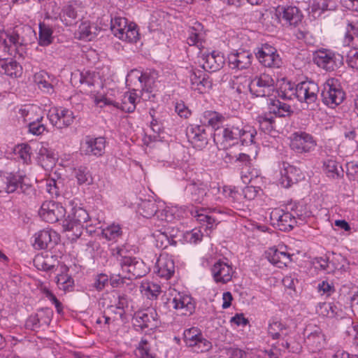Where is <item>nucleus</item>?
<instances>
[{
  "mask_svg": "<svg viewBox=\"0 0 358 358\" xmlns=\"http://www.w3.org/2000/svg\"><path fill=\"white\" fill-rule=\"evenodd\" d=\"M218 185L211 186L200 180L189 182L185 188L186 198L193 204L208 206L220 201Z\"/></svg>",
  "mask_w": 358,
  "mask_h": 358,
  "instance_id": "nucleus-1",
  "label": "nucleus"
},
{
  "mask_svg": "<svg viewBox=\"0 0 358 358\" xmlns=\"http://www.w3.org/2000/svg\"><path fill=\"white\" fill-rule=\"evenodd\" d=\"M257 131L254 127L237 120L228 122L219 132L215 133L214 141L221 136L222 142L234 143L239 140L242 145H249L254 143Z\"/></svg>",
  "mask_w": 358,
  "mask_h": 358,
  "instance_id": "nucleus-2",
  "label": "nucleus"
},
{
  "mask_svg": "<svg viewBox=\"0 0 358 358\" xmlns=\"http://www.w3.org/2000/svg\"><path fill=\"white\" fill-rule=\"evenodd\" d=\"M90 216L87 211L82 207H74L71 213L63 221L62 227L64 231L69 232L68 238L72 241L77 240L83 234V224L85 227L90 226L89 222Z\"/></svg>",
  "mask_w": 358,
  "mask_h": 358,
  "instance_id": "nucleus-3",
  "label": "nucleus"
},
{
  "mask_svg": "<svg viewBox=\"0 0 358 358\" xmlns=\"http://www.w3.org/2000/svg\"><path fill=\"white\" fill-rule=\"evenodd\" d=\"M24 28L22 25H16L6 30H0V48H3L4 52L12 55L13 51L24 45L26 43L23 36Z\"/></svg>",
  "mask_w": 358,
  "mask_h": 358,
  "instance_id": "nucleus-4",
  "label": "nucleus"
},
{
  "mask_svg": "<svg viewBox=\"0 0 358 358\" xmlns=\"http://www.w3.org/2000/svg\"><path fill=\"white\" fill-rule=\"evenodd\" d=\"M183 341L185 345L196 353H204L213 348L212 343L203 336L198 327H193L185 329L183 333Z\"/></svg>",
  "mask_w": 358,
  "mask_h": 358,
  "instance_id": "nucleus-5",
  "label": "nucleus"
},
{
  "mask_svg": "<svg viewBox=\"0 0 358 358\" xmlns=\"http://www.w3.org/2000/svg\"><path fill=\"white\" fill-rule=\"evenodd\" d=\"M290 331L289 327L276 317H272L268 322L267 335L272 340H281L279 350L289 351L290 343L287 338Z\"/></svg>",
  "mask_w": 358,
  "mask_h": 358,
  "instance_id": "nucleus-6",
  "label": "nucleus"
},
{
  "mask_svg": "<svg viewBox=\"0 0 358 358\" xmlns=\"http://www.w3.org/2000/svg\"><path fill=\"white\" fill-rule=\"evenodd\" d=\"M226 213L229 215H234V210L231 209H223L220 208L210 207H194L190 211L191 215L202 227H206V231H211L215 229L217 224L216 220L210 215V213Z\"/></svg>",
  "mask_w": 358,
  "mask_h": 358,
  "instance_id": "nucleus-7",
  "label": "nucleus"
},
{
  "mask_svg": "<svg viewBox=\"0 0 358 358\" xmlns=\"http://www.w3.org/2000/svg\"><path fill=\"white\" fill-rule=\"evenodd\" d=\"M255 54L259 62L264 67L278 69L283 64L277 49L268 43L262 44L256 49Z\"/></svg>",
  "mask_w": 358,
  "mask_h": 358,
  "instance_id": "nucleus-8",
  "label": "nucleus"
},
{
  "mask_svg": "<svg viewBox=\"0 0 358 358\" xmlns=\"http://www.w3.org/2000/svg\"><path fill=\"white\" fill-rule=\"evenodd\" d=\"M275 81L273 77L266 73H260L252 78L249 84V89L256 96H269L274 91Z\"/></svg>",
  "mask_w": 358,
  "mask_h": 358,
  "instance_id": "nucleus-9",
  "label": "nucleus"
},
{
  "mask_svg": "<svg viewBox=\"0 0 358 358\" xmlns=\"http://www.w3.org/2000/svg\"><path fill=\"white\" fill-rule=\"evenodd\" d=\"M317 141L310 134L305 131H296L292 134L290 148L297 154H306L313 151Z\"/></svg>",
  "mask_w": 358,
  "mask_h": 358,
  "instance_id": "nucleus-10",
  "label": "nucleus"
},
{
  "mask_svg": "<svg viewBox=\"0 0 358 358\" xmlns=\"http://www.w3.org/2000/svg\"><path fill=\"white\" fill-rule=\"evenodd\" d=\"M133 320L134 325L141 330L145 329H154L158 327L160 324L157 310L150 307L136 311Z\"/></svg>",
  "mask_w": 358,
  "mask_h": 358,
  "instance_id": "nucleus-11",
  "label": "nucleus"
},
{
  "mask_svg": "<svg viewBox=\"0 0 358 358\" xmlns=\"http://www.w3.org/2000/svg\"><path fill=\"white\" fill-rule=\"evenodd\" d=\"M190 87L200 94L209 92L213 87V80L210 75L200 69H192L189 71Z\"/></svg>",
  "mask_w": 358,
  "mask_h": 358,
  "instance_id": "nucleus-12",
  "label": "nucleus"
},
{
  "mask_svg": "<svg viewBox=\"0 0 358 358\" xmlns=\"http://www.w3.org/2000/svg\"><path fill=\"white\" fill-rule=\"evenodd\" d=\"M270 219L273 225L283 231H289L295 225H298L297 221L294 220L290 210H287L286 208L273 209L270 214Z\"/></svg>",
  "mask_w": 358,
  "mask_h": 358,
  "instance_id": "nucleus-13",
  "label": "nucleus"
},
{
  "mask_svg": "<svg viewBox=\"0 0 358 358\" xmlns=\"http://www.w3.org/2000/svg\"><path fill=\"white\" fill-rule=\"evenodd\" d=\"M24 176L20 172L0 171V193L10 194L22 187Z\"/></svg>",
  "mask_w": 358,
  "mask_h": 358,
  "instance_id": "nucleus-14",
  "label": "nucleus"
},
{
  "mask_svg": "<svg viewBox=\"0 0 358 358\" xmlns=\"http://www.w3.org/2000/svg\"><path fill=\"white\" fill-rule=\"evenodd\" d=\"M211 275L216 283L227 284L232 280L235 273L231 264L227 259H218L214 262L210 268Z\"/></svg>",
  "mask_w": 358,
  "mask_h": 358,
  "instance_id": "nucleus-15",
  "label": "nucleus"
},
{
  "mask_svg": "<svg viewBox=\"0 0 358 358\" xmlns=\"http://www.w3.org/2000/svg\"><path fill=\"white\" fill-rule=\"evenodd\" d=\"M65 213V208L59 203L53 201H44L39 210L40 217L48 223L58 222Z\"/></svg>",
  "mask_w": 358,
  "mask_h": 358,
  "instance_id": "nucleus-16",
  "label": "nucleus"
},
{
  "mask_svg": "<svg viewBox=\"0 0 358 358\" xmlns=\"http://www.w3.org/2000/svg\"><path fill=\"white\" fill-rule=\"evenodd\" d=\"M48 118L54 127L61 129L71 125L75 117L73 112L68 108L54 107L49 110Z\"/></svg>",
  "mask_w": 358,
  "mask_h": 358,
  "instance_id": "nucleus-17",
  "label": "nucleus"
},
{
  "mask_svg": "<svg viewBox=\"0 0 358 358\" xmlns=\"http://www.w3.org/2000/svg\"><path fill=\"white\" fill-rule=\"evenodd\" d=\"M318 92L319 87L317 84L312 80L300 82L295 88L298 101L308 104L315 103L317 101Z\"/></svg>",
  "mask_w": 358,
  "mask_h": 358,
  "instance_id": "nucleus-18",
  "label": "nucleus"
},
{
  "mask_svg": "<svg viewBox=\"0 0 358 358\" xmlns=\"http://www.w3.org/2000/svg\"><path fill=\"white\" fill-rule=\"evenodd\" d=\"M188 141L197 150H203L208 143L205 125L189 124L186 129Z\"/></svg>",
  "mask_w": 358,
  "mask_h": 358,
  "instance_id": "nucleus-19",
  "label": "nucleus"
},
{
  "mask_svg": "<svg viewBox=\"0 0 358 358\" xmlns=\"http://www.w3.org/2000/svg\"><path fill=\"white\" fill-rule=\"evenodd\" d=\"M59 239V235L55 231L43 229L35 234L33 246L36 250H50L58 243Z\"/></svg>",
  "mask_w": 358,
  "mask_h": 358,
  "instance_id": "nucleus-20",
  "label": "nucleus"
},
{
  "mask_svg": "<svg viewBox=\"0 0 358 358\" xmlns=\"http://www.w3.org/2000/svg\"><path fill=\"white\" fill-rule=\"evenodd\" d=\"M303 335L304 343L310 351L315 352L322 348L324 338L319 327L311 324L306 325L303 330Z\"/></svg>",
  "mask_w": 358,
  "mask_h": 358,
  "instance_id": "nucleus-21",
  "label": "nucleus"
},
{
  "mask_svg": "<svg viewBox=\"0 0 358 358\" xmlns=\"http://www.w3.org/2000/svg\"><path fill=\"white\" fill-rule=\"evenodd\" d=\"M126 317L108 308V312H103L96 320V324L109 331H117L123 324Z\"/></svg>",
  "mask_w": 358,
  "mask_h": 358,
  "instance_id": "nucleus-22",
  "label": "nucleus"
},
{
  "mask_svg": "<svg viewBox=\"0 0 358 358\" xmlns=\"http://www.w3.org/2000/svg\"><path fill=\"white\" fill-rule=\"evenodd\" d=\"M275 15L280 22L284 21L285 24L293 26H296L303 18L299 8L292 6H278L275 8Z\"/></svg>",
  "mask_w": 358,
  "mask_h": 358,
  "instance_id": "nucleus-23",
  "label": "nucleus"
},
{
  "mask_svg": "<svg viewBox=\"0 0 358 358\" xmlns=\"http://www.w3.org/2000/svg\"><path fill=\"white\" fill-rule=\"evenodd\" d=\"M280 174V184L285 188L292 187L304 178L300 169L287 162L282 163Z\"/></svg>",
  "mask_w": 358,
  "mask_h": 358,
  "instance_id": "nucleus-24",
  "label": "nucleus"
},
{
  "mask_svg": "<svg viewBox=\"0 0 358 358\" xmlns=\"http://www.w3.org/2000/svg\"><path fill=\"white\" fill-rule=\"evenodd\" d=\"M106 144L104 137L87 136L81 143V149L87 155L100 157L104 154Z\"/></svg>",
  "mask_w": 358,
  "mask_h": 358,
  "instance_id": "nucleus-25",
  "label": "nucleus"
},
{
  "mask_svg": "<svg viewBox=\"0 0 358 358\" xmlns=\"http://www.w3.org/2000/svg\"><path fill=\"white\" fill-rule=\"evenodd\" d=\"M252 60L253 55L249 50H238L228 55L229 65L233 69H247L251 66Z\"/></svg>",
  "mask_w": 358,
  "mask_h": 358,
  "instance_id": "nucleus-26",
  "label": "nucleus"
},
{
  "mask_svg": "<svg viewBox=\"0 0 358 358\" xmlns=\"http://www.w3.org/2000/svg\"><path fill=\"white\" fill-rule=\"evenodd\" d=\"M82 7L76 2H69L63 6L59 17L65 26L76 25L81 19L80 16Z\"/></svg>",
  "mask_w": 358,
  "mask_h": 358,
  "instance_id": "nucleus-27",
  "label": "nucleus"
},
{
  "mask_svg": "<svg viewBox=\"0 0 358 358\" xmlns=\"http://www.w3.org/2000/svg\"><path fill=\"white\" fill-rule=\"evenodd\" d=\"M173 307L180 310L183 315H191L195 310V302L193 298L185 293L178 292L172 299Z\"/></svg>",
  "mask_w": 358,
  "mask_h": 358,
  "instance_id": "nucleus-28",
  "label": "nucleus"
},
{
  "mask_svg": "<svg viewBox=\"0 0 358 358\" xmlns=\"http://www.w3.org/2000/svg\"><path fill=\"white\" fill-rule=\"evenodd\" d=\"M155 268L156 273L160 278L169 280L175 273V262L169 254L162 253L157 260Z\"/></svg>",
  "mask_w": 358,
  "mask_h": 358,
  "instance_id": "nucleus-29",
  "label": "nucleus"
},
{
  "mask_svg": "<svg viewBox=\"0 0 358 358\" xmlns=\"http://www.w3.org/2000/svg\"><path fill=\"white\" fill-rule=\"evenodd\" d=\"M286 209L290 210L298 225L305 224L312 215V212L303 201H292L286 205Z\"/></svg>",
  "mask_w": 358,
  "mask_h": 358,
  "instance_id": "nucleus-30",
  "label": "nucleus"
},
{
  "mask_svg": "<svg viewBox=\"0 0 358 358\" xmlns=\"http://www.w3.org/2000/svg\"><path fill=\"white\" fill-rule=\"evenodd\" d=\"M222 194L230 203L234 208L237 210H244L248 206L243 203L241 189L233 185H224L222 187Z\"/></svg>",
  "mask_w": 358,
  "mask_h": 358,
  "instance_id": "nucleus-31",
  "label": "nucleus"
},
{
  "mask_svg": "<svg viewBox=\"0 0 358 358\" xmlns=\"http://www.w3.org/2000/svg\"><path fill=\"white\" fill-rule=\"evenodd\" d=\"M285 248H271L267 251L268 260L278 268L287 266L292 261L291 255L285 251Z\"/></svg>",
  "mask_w": 358,
  "mask_h": 358,
  "instance_id": "nucleus-32",
  "label": "nucleus"
},
{
  "mask_svg": "<svg viewBox=\"0 0 358 358\" xmlns=\"http://www.w3.org/2000/svg\"><path fill=\"white\" fill-rule=\"evenodd\" d=\"M138 252V248L137 246L127 243L110 249L111 257H113L117 263L134 257Z\"/></svg>",
  "mask_w": 358,
  "mask_h": 358,
  "instance_id": "nucleus-33",
  "label": "nucleus"
},
{
  "mask_svg": "<svg viewBox=\"0 0 358 358\" xmlns=\"http://www.w3.org/2000/svg\"><path fill=\"white\" fill-rule=\"evenodd\" d=\"M203 61L202 67L205 72H215L222 67L224 58L221 52L213 51L211 53L203 55Z\"/></svg>",
  "mask_w": 358,
  "mask_h": 358,
  "instance_id": "nucleus-34",
  "label": "nucleus"
},
{
  "mask_svg": "<svg viewBox=\"0 0 358 358\" xmlns=\"http://www.w3.org/2000/svg\"><path fill=\"white\" fill-rule=\"evenodd\" d=\"M334 56V54L330 50L325 49L319 50L315 52L313 60L319 67L331 71L334 70L335 64Z\"/></svg>",
  "mask_w": 358,
  "mask_h": 358,
  "instance_id": "nucleus-35",
  "label": "nucleus"
},
{
  "mask_svg": "<svg viewBox=\"0 0 358 358\" xmlns=\"http://www.w3.org/2000/svg\"><path fill=\"white\" fill-rule=\"evenodd\" d=\"M19 114L24 122L31 123L43 118V112L41 107L34 104L22 106L19 110Z\"/></svg>",
  "mask_w": 358,
  "mask_h": 358,
  "instance_id": "nucleus-36",
  "label": "nucleus"
},
{
  "mask_svg": "<svg viewBox=\"0 0 358 358\" xmlns=\"http://www.w3.org/2000/svg\"><path fill=\"white\" fill-rule=\"evenodd\" d=\"M322 102L331 108H336V80L329 78L324 85L322 92Z\"/></svg>",
  "mask_w": 358,
  "mask_h": 358,
  "instance_id": "nucleus-37",
  "label": "nucleus"
},
{
  "mask_svg": "<svg viewBox=\"0 0 358 358\" xmlns=\"http://www.w3.org/2000/svg\"><path fill=\"white\" fill-rule=\"evenodd\" d=\"M201 24L196 22L194 26L191 27L188 29V36L187 37V43L192 46H196L200 51L204 49L206 40L201 37L200 30Z\"/></svg>",
  "mask_w": 358,
  "mask_h": 358,
  "instance_id": "nucleus-38",
  "label": "nucleus"
},
{
  "mask_svg": "<svg viewBox=\"0 0 358 358\" xmlns=\"http://www.w3.org/2000/svg\"><path fill=\"white\" fill-rule=\"evenodd\" d=\"M268 110L271 114L280 117H290L294 113L290 105L279 99H271Z\"/></svg>",
  "mask_w": 358,
  "mask_h": 358,
  "instance_id": "nucleus-39",
  "label": "nucleus"
},
{
  "mask_svg": "<svg viewBox=\"0 0 358 358\" xmlns=\"http://www.w3.org/2000/svg\"><path fill=\"white\" fill-rule=\"evenodd\" d=\"M225 120V117L217 111L206 110L202 115V122L206 127H211L215 129V132L217 133L221 129L220 125Z\"/></svg>",
  "mask_w": 358,
  "mask_h": 358,
  "instance_id": "nucleus-40",
  "label": "nucleus"
},
{
  "mask_svg": "<svg viewBox=\"0 0 358 358\" xmlns=\"http://www.w3.org/2000/svg\"><path fill=\"white\" fill-rule=\"evenodd\" d=\"M0 73L10 77H19L22 73V66L11 58L0 59Z\"/></svg>",
  "mask_w": 358,
  "mask_h": 358,
  "instance_id": "nucleus-41",
  "label": "nucleus"
},
{
  "mask_svg": "<svg viewBox=\"0 0 358 358\" xmlns=\"http://www.w3.org/2000/svg\"><path fill=\"white\" fill-rule=\"evenodd\" d=\"M153 237L155 246L161 250L166 249L169 245L176 246L178 243L176 236L166 231L157 230L153 233Z\"/></svg>",
  "mask_w": 358,
  "mask_h": 358,
  "instance_id": "nucleus-42",
  "label": "nucleus"
},
{
  "mask_svg": "<svg viewBox=\"0 0 358 358\" xmlns=\"http://www.w3.org/2000/svg\"><path fill=\"white\" fill-rule=\"evenodd\" d=\"M137 98H138V95L136 90L125 92L122 96L121 102L119 103L118 108L125 113H133L136 109Z\"/></svg>",
  "mask_w": 358,
  "mask_h": 358,
  "instance_id": "nucleus-43",
  "label": "nucleus"
},
{
  "mask_svg": "<svg viewBox=\"0 0 358 358\" xmlns=\"http://www.w3.org/2000/svg\"><path fill=\"white\" fill-rule=\"evenodd\" d=\"M147 273V268L145 263L139 258H137L124 273L129 280L141 278Z\"/></svg>",
  "mask_w": 358,
  "mask_h": 358,
  "instance_id": "nucleus-44",
  "label": "nucleus"
},
{
  "mask_svg": "<svg viewBox=\"0 0 358 358\" xmlns=\"http://www.w3.org/2000/svg\"><path fill=\"white\" fill-rule=\"evenodd\" d=\"M69 268L64 267V271L56 277V283L58 287L64 292H71L74 288V280L68 274Z\"/></svg>",
  "mask_w": 358,
  "mask_h": 358,
  "instance_id": "nucleus-45",
  "label": "nucleus"
},
{
  "mask_svg": "<svg viewBox=\"0 0 358 358\" xmlns=\"http://www.w3.org/2000/svg\"><path fill=\"white\" fill-rule=\"evenodd\" d=\"M38 45L41 46H48L53 41V29L44 22H41L38 24Z\"/></svg>",
  "mask_w": 358,
  "mask_h": 358,
  "instance_id": "nucleus-46",
  "label": "nucleus"
},
{
  "mask_svg": "<svg viewBox=\"0 0 358 358\" xmlns=\"http://www.w3.org/2000/svg\"><path fill=\"white\" fill-rule=\"evenodd\" d=\"M97 28L88 20L81 22L78 29V38L81 40L92 41L95 38Z\"/></svg>",
  "mask_w": 358,
  "mask_h": 358,
  "instance_id": "nucleus-47",
  "label": "nucleus"
},
{
  "mask_svg": "<svg viewBox=\"0 0 358 358\" xmlns=\"http://www.w3.org/2000/svg\"><path fill=\"white\" fill-rule=\"evenodd\" d=\"M159 78L158 72L154 69H149L142 73L139 77V81L144 84L147 92H152L155 87L156 82Z\"/></svg>",
  "mask_w": 358,
  "mask_h": 358,
  "instance_id": "nucleus-48",
  "label": "nucleus"
},
{
  "mask_svg": "<svg viewBox=\"0 0 358 358\" xmlns=\"http://www.w3.org/2000/svg\"><path fill=\"white\" fill-rule=\"evenodd\" d=\"M158 211V206L152 200H144L139 203L138 213L145 218L149 219L153 217Z\"/></svg>",
  "mask_w": 358,
  "mask_h": 358,
  "instance_id": "nucleus-49",
  "label": "nucleus"
},
{
  "mask_svg": "<svg viewBox=\"0 0 358 358\" xmlns=\"http://www.w3.org/2000/svg\"><path fill=\"white\" fill-rule=\"evenodd\" d=\"M14 152L17 158L22 161L23 164H29L31 163L32 148L28 143H20L15 145Z\"/></svg>",
  "mask_w": 358,
  "mask_h": 358,
  "instance_id": "nucleus-50",
  "label": "nucleus"
},
{
  "mask_svg": "<svg viewBox=\"0 0 358 358\" xmlns=\"http://www.w3.org/2000/svg\"><path fill=\"white\" fill-rule=\"evenodd\" d=\"M259 129L264 133H271L274 129L275 119L272 114L264 113L257 117Z\"/></svg>",
  "mask_w": 358,
  "mask_h": 358,
  "instance_id": "nucleus-51",
  "label": "nucleus"
},
{
  "mask_svg": "<svg viewBox=\"0 0 358 358\" xmlns=\"http://www.w3.org/2000/svg\"><path fill=\"white\" fill-rule=\"evenodd\" d=\"M38 154V162L44 169L48 170L55 165V157L52 150L42 147Z\"/></svg>",
  "mask_w": 358,
  "mask_h": 358,
  "instance_id": "nucleus-52",
  "label": "nucleus"
},
{
  "mask_svg": "<svg viewBox=\"0 0 358 358\" xmlns=\"http://www.w3.org/2000/svg\"><path fill=\"white\" fill-rule=\"evenodd\" d=\"M295 88H296V85L294 83L284 80L278 91V96L282 99L287 100L296 98Z\"/></svg>",
  "mask_w": 358,
  "mask_h": 358,
  "instance_id": "nucleus-53",
  "label": "nucleus"
},
{
  "mask_svg": "<svg viewBox=\"0 0 358 358\" xmlns=\"http://www.w3.org/2000/svg\"><path fill=\"white\" fill-rule=\"evenodd\" d=\"M34 82L38 85V87L46 92L53 90V86L50 82V76L45 71H41L36 73L34 76Z\"/></svg>",
  "mask_w": 358,
  "mask_h": 358,
  "instance_id": "nucleus-54",
  "label": "nucleus"
},
{
  "mask_svg": "<svg viewBox=\"0 0 358 358\" xmlns=\"http://www.w3.org/2000/svg\"><path fill=\"white\" fill-rule=\"evenodd\" d=\"M75 177L79 185H90L93 182L92 176L87 169L84 166H80L74 169Z\"/></svg>",
  "mask_w": 358,
  "mask_h": 358,
  "instance_id": "nucleus-55",
  "label": "nucleus"
},
{
  "mask_svg": "<svg viewBox=\"0 0 358 358\" xmlns=\"http://www.w3.org/2000/svg\"><path fill=\"white\" fill-rule=\"evenodd\" d=\"M102 236L108 241H117L122 236V229L118 224H112L102 229Z\"/></svg>",
  "mask_w": 358,
  "mask_h": 358,
  "instance_id": "nucleus-56",
  "label": "nucleus"
},
{
  "mask_svg": "<svg viewBox=\"0 0 358 358\" xmlns=\"http://www.w3.org/2000/svg\"><path fill=\"white\" fill-rule=\"evenodd\" d=\"M129 25L127 19L125 17H115L111 20V30L117 38L126 30Z\"/></svg>",
  "mask_w": 358,
  "mask_h": 358,
  "instance_id": "nucleus-57",
  "label": "nucleus"
},
{
  "mask_svg": "<svg viewBox=\"0 0 358 358\" xmlns=\"http://www.w3.org/2000/svg\"><path fill=\"white\" fill-rule=\"evenodd\" d=\"M53 257L50 258L44 257L42 255H38L34 260V264L36 268L38 270L43 271H52L55 268V265L51 264Z\"/></svg>",
  "mask_w": 358,
  "mask_h": 358,
  "instance_id": "nucleus-58",
  "label": "nucleus"
},
{
  "mask_svg": "<svg viewBox=\"0 0 358 358\" xmlns=\"http://www.w3.org/2000/svg\"><path fill=\"white\" fill-rule=\"evenodd\" d=\"M138 38V31L136 25L133 23H129L126 30L119 36V38L129 43L136 42Z\"/></svg>",
  "mask_w": 358,
  "mask_h": 358,
  "instance_id": "nucleus-59",
  "label": "nucleus"
},
{
  "mask_svg": "<svg viewBox=\"0 0 358 358\" xmlns=\"http://www.w3.org/2000/svg\"><path fill=\"white\" fill-rule=\"evenodd\" d=\"M96 78V73L94 71H83L79 72V83L81 86L94 87Z\"/></svg>",
  "mask_w": 358,
  "mask_h": 358,
  "instance_id": "nucleus-60",
  "label": "nucleus"
},
{
  "mask_svg": "<svg viewBox=\"0 0 358 358\" xmlns=\"http://www.w3.org/2000/svg\"><path fill=\"white\" fill-rule=\"evenodd\" d=\"M136 355L140 358H155V355L151 352L148 341L142 338L136 348Z\"/></svg>",
  "mask_w": 358,
  "mask_h": 358,
  "instance_id": "nucleus-61",
  "label": "nucleus"
},
{
  "mask_svg": "<svg viewBox=\"0 0 358 358\" xmlns=\"http://www.w3.org/2000/svg\"><path fill=\"white\" fill-rule=\"evenodd\" d=\"M142 288L145 291V294L150 299H157L162 291L159 285L150 282H143Z\"/></svg>",
  "mask_w": 358,
  "mask_h": 358,
  "instance_id": "nucleus-62",
  "label": "nucleus"
},
{
  "mask_svg": "<svg viewBox=\"0 0 358 358\" xmlns=\"http://www.w3.org/2000/svg\"><path fill=\"white\" fill-rule=\"evenodd\" d=\"M127 307L128 299L125 294L119 295L115 304L109 306L110 310H113L114 311L121 313V315L124 317H126L125 308Z\"/></svg>",
  "mask_w": 358,
  "mask_h": 358,
  "instance_id": "nucleus-63",
  "label": "nucleus"
},
{
  "mask_svg": "<svg viewBox=\"0 0 358 358\" xmlns=\"http://www.w3.org/2000/svg\"><path fill=\"white\" fill-rule=\"evenodd\" d=\"M260 190V187L255 186H246L241 189L243 203L255 199Z\"/></svg>",
  "mask_w": 358,
  "mask_h": 358,
  "instance_id": "nucleus-64",
  "label": "nucleus"
}]
</instances>
